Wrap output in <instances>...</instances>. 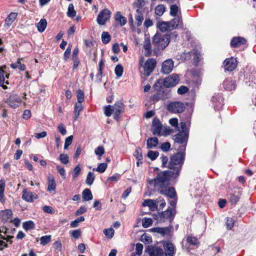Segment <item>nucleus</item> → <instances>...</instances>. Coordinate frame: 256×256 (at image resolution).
Returning <instances> with one entry per match:
<instances>
[{"mask_svg":"<svg viewBox=\"0 0 256 256\" xmlns=\"http://www.w3.org/2000/svg\"><path fill=\"white\" fill-rule=\"evenodd\" d=\"M83 106H82L81 104L76 103L74 106V120H76L77 118L78 117L80 112L82 110Z\"/></svg>","mask_w":256,"mask_h":256,"instance_id":"a878e982","label":"nucleus"},{"mask_svg":"<svg viewBox=\"0 0 256 256\" xmlns=\"http://www.w3.org/2000/svg\"><path fill=\"white\" fill-rule=\"evenodd\" d=\"M104 114L107 116H110L112 113L114 114L112 106L108 105L104 106Z\"/></svg>","mask_w":256,"mask_h":256,"instance_id":"a19ab883","label":"nucleus"},{"mask_svg":"<svg viewBox=\"0 0 256 256\" xmlns=\"http://www.w3.org/2000/svg\"><path fill=\"white\" fill-rule=\"evenodd\" d=\"M164 248L165 250L166 256H174L176 248L174 244L170 241H166L164 242Z\"/></svg>","mask_w":256,"mask_h":256,"instance_id":"f8f14e48","label":"nucleus"},{"mask_svg":"<svg viewBox=\"0 0 256 256\" xmlns=\"http://www.w3.org/2000/svg\"><path fill=\"white\" fill-rule=\"evenodd\" d=\"M158 26L160 30L162 32H164L167 30H170L168 22H160L159 23Z\"/></svg>","mask_w":256,"mask_h":256,"instance_id":"473e14b6","label":"nucleus"},{"mask_svg":"<svg viewBox=\"0 0 256 256\" xmlns=\"http://www.w3.org/2000/svg\"><path fill=\"white\" fill-rule=\"evenodd\" d=\"M170 148V144L168 142H165L162 144L160 148L164 152H167Z\"/></svg>","mask_w":256,"mask_h":256,"instance_id":"338daca9","label":"nucleus"},{"mask_svg":"<svg viewBox=\"0 0 256 256\" xmlns=\"http://www.w3.org/2000/svg\"><path fill=\"white\" fill-rule=\"evenodd\" d=\"M158 144V138L156 137L148 138L146 142L147 148L151 149L156 148Z\"/></svg>","mask_w":256,"mask_h":256,"instance_id":"412c9836","label":"nucleus"},{"mask_svg":"<svg viewBox=\"0 0 256 256\" xmlns=\"http://www.w3.org/2000/svg\"><path fill=\"white\" fill-rule=\"evenodd\" d=\"M10 67L12 68H18L20 70H26V66L24 64L21 63L20 60H18L16 63L12 64H10Z\"/></svg>","mask_w":256,"mask_h":256,"instance_id":"2f4dec72","label":"nucleus"},{"mask_svg":"<svg viewBox=\"0 0 256 256\" xmlns=\"http://www.w3.org/2000/svg\"><path fill=\"white\" fill-rule=\"evenodd\" d=\"M59 132L63 136H64L66 134V130L64 126L62 124H60L58 126Z\"/></svg>","mask_w":256,"mask_h":256,"instance_id":"e2e57ef3","label":"nucleus"},{"mask_svg":"<svg viewBox=\"0 0 256 256\" xmlns=\"http://www.w3.org/2000/svg\"><path fill=\"white\" fill-rule=\"evenodd\" d=\"M34 226L35 224L32 220L26 222H24L22 224L23 228L26 230H33L34 228Z\"/></svg>","mask_w":256,"mask_h":256,"instance_id":"7c9ffc66","label":"nucleus"},{"mask_svg":"<svg viewBox=\"0 0 256 256\" xmlns=\"http://www.w3.org/2000/svg\"><path fill=\"white\" fill-rule=\"evenodd\" d=\"M51 236H45L41 237L40 244L42 246H45L50 242Z\"/></svg>","mask_w":256,"mask_h":256,"instance_id":"49530a36","label":"nucleus"},{"mask_svg":"<svg viewBox=\"0 0 256 256\" xmlns=\"http://www.w3.org/2000/svg\"><path fill=\"white\" fill-rule=\"evenodd\" d=\"M114 230L112 228L104 229V234L108 238H112L114 234Z\"/></svg>","mask_w":256,"mask_h":256,"instance_id":"c03bdc74","label":"nucleus"},{"mask_svg":"<svg viewBox=\"0 0 256 256\" xmlns=\"http://www.w3.org/2000/svg\"><path fill=\"white\" fill-rule=\"evenodd\" d=\"M174 68V62L171 59H168L163 62L162 64V71L163 73L168 74Z\"/></svg>","mask_w":256,"mask_h":256,"instance_id":"2eb2a0df","label":"nucleus"},{"mask_svg":"<svg viewBox=\"0 0 256 256\" xmlns=\"http://www.w3.org/2000/svg\"><path fill=\"white\" fill-rule=\"evenodd\" d=\"M188 90V88L186 86H182L178 90V93L180 94H183L186 93Z\"/></svg>","mask_w":256,"mask_h":256,"instance_id":"680f3d73","label":"nucleus"},{"mask_svg":"<svg viewBox=\"0 0 256 256\" xmlns=\"http://www.w3.org/2000/svg\"><path fill=\"white\" fill-rule=\"evenodd\" d=\"M176 214L175 209L168 208L166 210L162 212L160 214V218L164 219H172Z\"/></svg>","mask_w":256,"mask_h":256,"instance_id":"f3484780","label":"nucleus"},{"mask_svg":"<svg viewBox=\"0 0 256 256\" xmlns=\"http://www.w3.org/2000/svg\"><path fill=\"white\" fill-rule=\"evenodd\" d=\"M124 72L123 67L121 64H118L114 69V72L118 77H120Z\"/></svg>","mask_w":256,"mask_h":256,"instance_id":"37998d69","label":"nucleus"},{"mask_svg":"<svg viewBox=\"0 0 256 256\" xmlns=\"http://www.w3.org/2000/svg\"><path fill=\"white\" fill-rule=\"evenodd\" d=\"M72 236L75 238H78L81 234V230L79 229L70 232Z\"/></svg>","mask_w":256,"mask_h":256,"instance_id":"0e129e2a","label":"nucleus"},{"mask_svg":"<svg viewBox=\"0 0 256 256\" xmlns=\"http://www.w3.org/2000/svg\"><path fill=\"white\" fill-rule=\"evenodd\" d=\"M142 206H148L150 208V209L152 210H154L157 208V203L156 200H153L150 199H148L145 200L142 203Z\"/></svg>","mask_w":256,"mask_h":256,"instance_id":"aec40b11","label":"nucleus"},{"mask_svg":"<svg viewBox=\"0 0 256 256\" xmlns=\"http://www.w3.org/2000/svg\"><path fill=\"white\" fill-rule=\"evenodd\" d=\"M78 103L81 104L84 100V94L83 92L79 90L77 92Z\"/></svg>","mask_w":256,"mask_h":256,"instance_id":"864d4df0","label":"nucleus"},{"mask_svg":"<svg viewBox=\"0 0 256 256\" xmlns=\"http://www.w3.org/2000/svg\"><path fill=\"white\" fill-rule=\"evenodd\" d=\"M6 68V66L0 67V85H2L4 83V70Z\"/></svg>","mask_w":256,"mask_h":256,"instance_id":"09e8293b","label":"nucleus"},{"mask_svg":"<svg viewBox=\"0 0 256 256\" xmlns=\"http://www.w3.org/2000/svg\"><path fill=\"white\" fill-rule=\"evenodd\" d=\"M140 240L144 244H148L152 242L151 236L146 234H144L142 236Z\"/></svg>","mask_w":256,"mask_h":256,"instance_id":"4c0bfd02","label":"nucleus"},{"mask_svg":"<svg viewBox=\"0 0 256 256\" xmlns=\"http://www.w3.org/2000/svg\"><path fill=\"white\" fill-rule=\"evenodd\" d=\"M56 169L62 178L65 179L66 178L65 170L60 165L56 166Z\"/></svg>","mask_w":256,"mask_h":256,"instance_id":"bf43d9fd","label":"nucleus"},{"mask_svg":"<svg viewBox=\"0 0 256 256\" xmlns=\"http://www.w3.org/2000/svg\"><path fill=\"white\" fill-rule=\"evenodd\" d=\"M110 12L108 9H104L98 14L97 18V22L98 24L104 25L106 22L110 18Z\"/></svg>","mask_w":256,"mask_h":256,"instance_id":"1a4fd4ad","label":"nucleus"},{"mask_svg":"<svg viewBox=\"0 0 256 256\" xmlns=\"http://www.w3.org/2000/svg\"><path fill=\"white\" fill-rule=\"evenodd\" d=\"M162 126L160 120L157 118H154L152 126V131L154 135L160 136L163 135L162 132Z\"/></svg>","mask_w":256,"mask_h":256,"instance_id":"0eeeda50","label":"nucleus"},{"mask_svg":"<svg viewBox=\"0 0 256 256\" xmlns=\"http://www.w3.org/2000/svg\"><path fill=\"white\" fill-rule=\"evenodd\" d=\"M152 223V220L150 218H144L142 220V226L144 228H146L150 226Z\"/></svg>","mask_w":256,"mask_h":256,"instance_id":"603ef678","label":"nucleus"},{"mask_svg":"<svg viewBox=\"0 0 256 256\" xmlns=\"http://www.w3.org/2000/svg\"><path fill=\"white\" fill-rule=\"evenodd\" d=\"M6 102L10 106L16 108L21 104L22 100L18 96L12 94L7 100Z\"/></svg>","mask_w":256,"mask_h":256,"instance_id":"9b49d317","label":"nucleus"},{"mask_svg":"<svg viewBox=\"0 0 256 256\" xmlns=\"http://www.w3.org/2000/svg\"><path fill=\"white\" fill-rule=\"evenodd\" d=\"M60 162L64 164H68L69 162L68 156L66 154H60L59 157Z\"/></svg>","mask_w":256,"mask_h":256,"instance_id":"8fccbe9b","label":"nucleus"},{"mask_svg":"<svg viewBox=\"0 0 256 256\" xmlns=\"http://www.w3.org/2000/svg\"><path fill=\"white\" fill-rule=\"evenodd\" d=\"M159 155V153L157 151L150 150L148 153V156L152 160H156Z\"/></svg>","mask_w":256,"mask_h":256,"instance_id":"de8ad7c7","label":"nucleus"},{"mask_svg":"<svg viewBox=\"0 0 256 256\" xmlns=\"http://www.w3.org/2000/svg\"><path fill=\"white\" fill-rule=\"evenodd\" d=\"M145 251L150 256H162L164 254L162 248L153 246H148Z\"/></svg>","mask_w":256,"mask_h":256,"instance_id":"9d476101","label":"nucleus"},{"mask_svg":"<svg viewBox=\"0 0 256 256\" xmlns=\"http://www.w3.org/2000/svg\"><path fill=\"white\" fill-rule=\"evenodd\" d=\"M47 26V22L45 19H41L40 22L38 24L37 28L38 30L42 32H43Z\"/></svg>","mask_w":256,"mask_h":256,"instance_id":"bb28decb","label":"nucleus"},{"mask_svg":"<svg viewBox=\"0 0 256 256\" xmlns=\"http://www.w3.org/2000/svg\"><path fill=\"white\" fill-rule=\"evenodd\" d=\"M76 11L74 10L73 4H70L68 5V12H66L67 16L70 18H74L76 15Z\"/></svg>","mask_w":256,"mask_h":256,"instance_id":"c756f323","label":"nucleus"},{"mask_svg":"<svg viewBox=\"0 0 256 256\" xmlns=\"http://www.w3.org/2000/svg\"><path fill=\"white\" fill-rule=\"evenodd\" d=\"M72 140H73L72 136H70L66 138V140H65L64 146V150L68 149V146H70L71 144L72 143Z\"/></svg>","mask_w":256,"mask_h":256,"instance_id":"4d7b16f0","label":"nucleus"},{"mask_svg":"<svg viewBox=\"0 0 256 256\" xmlns=\"http://www.w3.org/2000/svg\"><path fill=\"white\" fill-rule=\"evenodd\" d=\"M12 214V211L10 210H6L1 212V216L2 220L4 222L8 221Z\"/></svg>","mask_w":256,"mask_h":256,"instance_id":"b1692460","label":"nucleus"},{"mask_svg":"<svg viewBox=\"0 0 256 256\" xmlns=\"http://www.w3.org/2000/svg\"><path fill=\"white\" fill-rule=\"evenodd\" d=\"M170 36L168 34L156 33L154 36L152 42L162 49L166 48L169 44Z\"/></svg>","mask_w":256,"mask_h":256,"instance_id":"7ed1b4c3","label":"nucleus"},{"mask_svg":"<svg viewBox=\"0 0 256 256\" xmlns=\"http://www.w3.org/2000/svg\"><path fill=\"white\" fill-rule=\"evenodd\" d=\"M234 223V220L232 218H226V226L228 230H231L233 228Z\"/></svg>","mask_w":256,"mask_h":256,"instance_id":"79ce46f5","label":"nucleus"},{"mask_svg":"<svg viewBox=\"0 0 256 256\" xmlns=\"http://www.w3.org/2000/svg\"><path fill=\"white\" fill-rule=\"evenodd\" d=\"M230 200L232 204H236L239 200V196L235 193L230 194Z\"/></svg>","mask_w":256,"mask_h":256,"instance_id":"13d9d810","label":"nucleus"},{"mask_svg":"<svg viewBox=\"0 0 256 256\" xmlns=\"http://www.w3.org/2000/svg\"><path fill=\"white\" fill-rule=\"evenodd\" d=\"M114 118L118 119L120 114L124 111V105L121 102H118L112 106Z\"/></svg>","mask_w":256,"mask_h":256,"instance_id":"4468645a","label":"nucleus"},{"mask_svg":"<svg viewBox=\"0 0 256 256\" xmlns=\"http://www.w3.org/2000/svg\"><path fill=\"white\" fill-rule=\"evenodd\" d=\"M115 20L118 22L121 26H123L126 23L127 20L126 17L122 16L120 12L116 13L114 16Z\"/></svg>","mask_w":256,"mask_h":256,"instance_id":"4be33fe9","label":"nucleus"},{"mask_svg":"<svg viewBox=\"0 0 256 256\" xmlns=\"http://www.w3.org/2000/svg\"><path fill=\"white\" fill-rule=\"evenodd\" d=\"M81 171V168L80 164H78L74 170L73 178L76 179L79 175Z\"/></svg>","mask_w":256,"mask_h":256,"instance_id":"6e6d98bb","label":"nucleus"},{"mask_svg":"<svg viewBox=\"0 0 256 256\" xmlns=\"http://www.w3.org/2000/svg\"><path fill=\"white\" fill-rule=\"evenodd\" d=\"M177 176L172 170H164L158 172L154 178L148 181L160 194L166 195L170 198H174L176 192L174 189L170 186V180L171 178H176Z\"/></svg>","mask_w":256,"mask_h":256,"instance_id":"f257e3e1","label":"nucleus"},{"mask_svg":"<svg viewBox=\"0 0 256 256\" xmlns=\"http://www.w3.org/2000/svg\"><path fill=\"white\" fill-rule=\"evenodd\" d=\"M180 22L179 18H174L170 22H168L170 30H172L176 28Z\"/></svg>","mask_w":256,"mask_h":256,"instance_id":"cd10ccee","label":"nucleus"},{"mask_svg":"<svg viewBox=\"0 0 256 256\" xmlns=\"http://www.w3.org/2000/svg\"><path fill=\"white\" fill-rule=\"evenodd\" d=\"M95 179V176L93 172H89L87 175L86 178V184L89 186H91Z\"/></svg>","mask_w":256,"mask_h":256,"instance_id":"f704fd0d","label":"nucleus"},{"mask_svg":"<svg viewBox=\"0 0 256 256\" xmlns=\"http://www.w3.org/2000/svg\"><path fill=\"white\" fill-rule=\"evenodd\" d=\"M22 193V198L27 202H32L34 200L38 198L36 194L30 191H28L26 189H24Z\"/></svg>","mask_w":256,"mask_h":256,"instance_id":"dca6fc26","label":"nucleus"},{"mask_svg":"<svg viewBox=\"0 0 256 256\" xmlns=\"http://www.w3.org/2000/svg\"><path fill=\"white\" fill-rule=\"evenodd\" d=\"M237 65V60L234 57L226 58L224 62V69L230 72H232L236 68Z\"/></svg>","mask_w":256,"mask_h":256,"instance_id":"6e6552de","label":"nucleus"},{"mask_svg":"<svg viewBox=\"0 0 256 256\" xmlns=\"http://www.w3.org/2000/svg\"><path fill=\"white\" fill-rule=\"evenodd\" d=\"M178 7L176 4L172 5L170 7V14L172 16H175L178 12Z\"/></svg>","mask_w":256,"mask_h":256,"instance_id":"5fc2aeb1","label":"nucleus"},{"mask_svg":"<svg viewBox=\"0 0 256 256\" xmlns=\"http://www.w3.org/2000/svg\"><path fill=\"white\" fill-rule=\"evenodd\" d=\"M141 151V150L138 148L136 149L134 154V156L136 157L138 160H140L142 159V156Z\"/></svg>","mask_w":256,"mask_h":256,"instance_id":"774afa93","label":"nucleus"},{"mask_svg":"<svg viewBox=\"0 0 256 256\" xmlns=\"http://www.w3.org/2000/svg\"><path fill=\"white\" fill-rule=\"evenodd\" d=\"M136 21V24L138 26L142 25V22L144 20V16L142 12L140 9L138 8L136 10V14L135 16Z\"/></svg>","mask_w":256,"mask_h":256,"instance_id":"5701e85b","label":"nucleus"},{"mask_svg":"<svg viewBox=\"0 0 256 256\" xmlns=\"http://www.w3.org/2000/svg\"><path fill=\"white\" fill-rule=\"evenodd\" d=\"M17 16V13L11 12L6 18L4 26L7 28H10L12 23L16 20Z\"/></svg>","mask_w":256,"mask_h":256,"instance_id":"a211bd4d","label":"nucleus"},{"mask_svg":"<svg viewBox=\"0 0 256 256\" xmlns=\"http://www.w3.org/2000/svg\"><path fill=\"white\" fill-rule=\"evenodd\" d=\"M144 58H142L140 61V64L141 66H142L144 68V75L148 77L150 74L153 72L154 68L156 66V61L154 58H148L142 65L144 62Z\"/></svg>","mask_w":256,"mask_h":256,"instance_id":"20e7f679","label":"nucleus"},{"mask_svg":"<svg viewBox=\"0 0 256 256\" xmlns=\"http://www.w3.org/2000/svg\"><path fill=\"white\" fill-rule=\"evenodd\" d=\"M179 80V76L177 74H174L164 78V85L166 88L172 87L178 84Z\"/></svg>","mask_w":256,"mask_h":256,"instance_id":"423d86ee","label":"nucleus"},{"mask_svg":"<svg viewBox=\"0 0 256 256\" xmlns=\"http://www.w3.org/2000/svg\"><path fill=\"white\" fill-rule=\"evenodd\" d=\"M62 243L60 241H56L54 244V248L55 250L57 251L58 252H60L62 250Z\"/></svg>","mask_w":256,"mask_h":256,"instance_id":"052dcab7","label":"nucleus"},{"mask_svg":"<svg viewBox=\"0 0 256 256\" xmlns=\"http://www.w3.org/2000/svg\"><path fill=\"white\" fill-rule=\"evenodd\" d=\"M188 242L192 245H196L198 243V239L195 237L189 236L186 240Z\"/></svg>","mask_w":256,"mask_h":256,"instance_id":"69168bd1","label":"nucleus"},{"mask_svg":"<svg viewBox=\"0 0 256 256\" xmlns=\"http://www.w3.org/2000/svg\"><path fill=\"white\" fill-rule=\"evenodd\" d=\"M94 153L99 157V160L104 153V149L103 146H100L96 148L94 150Z\"/></svg>","mask_w":256,"mask_h":256,"instance_id":"a18cd8bd","label":"nucleus"},{"mask_svg":"<svg viewBox=\"0 0 256 256\" xmlns=\"http://www.w3.org/2000/svg\"><path fill=\"white\" fill-rule=\"evenodd\" d=\"M164 12L165 7L162 4L158 5L155 8V14L158 16H162Z\"/></svg>","mask_w":256,"mask_h":256,"instance_id":"c9c22d12","label":"nucleus"},{"mask_svg":"<svg viewBox=\"0 0 256 256\" xmlns=\"http://www.w3.org/2000/svg\"><path fill=\"white\" fill-rule=\"evenodd\" d=\"M184 155L183 152H178L172 156L170 160L168 168L172 170L173 173L178 176L180 170L184 160Z\"/></svg>","mask_w":256,"mask_h":256,"instance_id":"f03ea898","label":"nucleus"},{"mask_svg":"<svg viewBox=\"0 0 256 256\" xmlns=\"http://www.w3.org/2000/svg\"><path fill=\"white\" fill-rule=\"evenodd\" d=\"M224 88L228 90H232L234 89V86L232 83V81L230 80H226L223 83Z\"/></svg>","mask_w":256,"mask_h":256,"instance_id":"72a5a7b5","label":"nucleus"},{"mask_svg":"<svg viewBox=\"0 0 256 256\" xmlns=\"http://www.w3.org/2000/svg\"><path fill=\"white\" fill-rule=\"evenodd\" d=\"M108 164L106 163L100 164L96 168H93V170H96L100 173L104 172L106 169Z\"/></svg>","mask_w":256,"mask_h":256,"instance_id":"e433bc0d","label":"nucleus"},{"mask_svg":"<svg viewBox=\"0 0 256 256\" xmlns=\"http://www.w3.org/2000/svg\"><path fill=\"white\" fill-rule=\"evenodd\" d=\"M158 94H160V96L164 98V100L170 97V92L167 90H160L158 91Z\"/></svg>","mask_w":256,"mask_h":256,"instance_id":"3c124183","label":"nucleus"},{"mask_svg":"<svg viewBox=\"0 0 256 256\" xmlns=\"http://www.w3.org/2000/svg\"><path fill=\"white\" fill-rule=\"evenodd\" d=\"M246 40L241 37H236L234 38L231 42L232 46L234 48H238L242 45L246 44Z\"/></svg>","mask_w":256,"mask_h":256,"instance_id":"6ab92c4d","label":"nucleus"},{"mask_svg":"<svg viewBox=\"0 0 256 256\" xmlns=\"http://www.w3.org/2000/svg\"><path fill=\"white\" fill-rule=\"evenodd\" d=\"M185 108L184 104L180 101L170 102L167 106L168 110L175 114L182 113Z\"/></svg>","mask_w":256,"mask_h":256,"instance_id":"39448f33","label":"nucleus"},{"mask_svg":"<svg viewBox=\"0 0 256 256\" xmlns=\"http://www.w3.org/2000/svg\"><path fill=\"white\" fill-rule=\"evenodd\" d=\"M84 220V216H80L70 222V226L72 228H76L78 226L80 222H82Z\"/></svg>","mask_w":256,"mask_h":256,"instance_id":"58836bf2","label":"nucleus"},{"mask_svg":"<svg viewBox=\"0 0 256 256\" xmlns=\"http://www.w3.org/2000/svg\"><path fill=\"white\" fill-rule=\"evenodd\" d=\"M174 140L175 142L178 144H184L186 142L188 139V132H180L176 134L174 136Z\"/></svg>","mask_w":256,"mask_h":256,"instance_id":"ddd939ff","label":"nucleus"},{"mask_svg":"<svg viewBox=\"0 0 256 256\" xmlns=\"http://www.w3.org/2000/svg\"><path fill=\"white\" fill-rule=\"evenodd\" d=\"M56 184L54 181V178H49L48 180V191L50 192L52 191H54L56 190Z\"/></svg>","mask_w":256,"mask_h":256,"instance_id":"c85d7f7f","label":"nucleus"},{"mask_svg":"<svg viewBox=\"0 0 256 256\" xmlns=\"http://www.w3.org/2000/svg\"><path fill=\"white\" fill-rule=\"evenodd\" d=\"M82 198L84 201H88L92 198V194L90 189L86 188L82 193Z\"/></svg>","mask_w":256,"mask_h":256,"instance_id":"393cba45","label":"nucleus"},{"mask_svg":"<svg viewBox=\"0 0 256 256\" xmlns=\"http://www.w3.org/2000/svg\"><path fill=\"white\" fill-rule=\"evenodd\" d=\"M102 42L104 44H108L110 40V36L108 32H104L102 34Z\"/></svg>","mask_w":256,"mask_h":256,"instance_id":"ea45409f","label":"nucleus"}]
</instances>
